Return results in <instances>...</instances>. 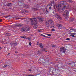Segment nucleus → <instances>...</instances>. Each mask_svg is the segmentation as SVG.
Wrapping results in <instances>:
<instances>
[{
	"instance_id": "nucleus-42",
	"label": "nucleus",
	"mask_w": 76,
	"mask_h": 76,
	"mask_svg": "<svg viewBox=\"0 0 76 76\" xmlns=\"http://www.w3.org/2000/svg\"><path fill=\"white\" fill-rule=\"evenodd\" d=\"M51 9V7H49V9Z\"/></svg>"
},
{
	"instance_id": "nucleus-1",
	"label": "nucleus",
	"mask_w": 76,
	"mask_h": 76,
	"mask_svg": "<svg viewBox=\"0 0 76 76\" xmlns=\"http://www.w3.org/2000/svg\"><path fill=\"white\" fill-rule=\"evenodd\" d=\"M31 24L32 25H34V27L35 29H36L38 27L37 25V19L36 18H32L30 19Z\"/></svg>"
},
{
	"instance_id": "nucleus-51",
	"label": "nucleus",
	"mask_w": 76,
	"mask_h": 76,
	"mask_svg": "<svg viewBox=\"0 0 76 76\" xmlns=\"http://www.w3.org/2000/svg\"><path fill=\"white\" fill-rule=\"evenodd\" d=\"M0 50H1V47H0Z\"/></svg>"
},
{
	"instance_id": "nucleus-32",
	"label": "nucleus",
	"mask_w": 76,
	"mask_h": 76,
	"mask_svg": "<svg viewBox=\"0 0 76 76\" xmlns=\"http://www.w3.org/2000/svg\"><path fill=\"white\" fill-rule=\"evenodd\" d=\"M29 45L30 46H31V42H29Z\"/></svg>"
},
{
	"instance_id": "nucleus-21",
	"label": "nucleus",
	"mask_w": 76,
	"mask_h": 76,
	"mask_svg": "<svg viewBox=\"0 0 76 76\" xmlns=\"http://www.w3.org/2000/svg\"><path fill=\"white\" fill-rule=\"evenodd\" d=\"M24 20L26 22H28V19L25 18H24Z\"/></svg>"
},
{
	"instance_id": "nucleus-23",
	"label": "nucleus",
	"mask_w": 76,
	"mask_h": 76,
	"mask_svg": "<svg viewBox=\"0 0 76 76\" xmlns=\"http://www.w3.org/2000/svg\"><path fill=\"white\" fill-rule=\"evenodd\" d=\"M71 35H71L70 36H72L73 37H74V38H75V37H76V36H74V35H73V34H71Z\"/></svg>"
},
{
	"instance_id": "nucleus-18",
	"label": "nucleus",
	"mask_w": 76,
	"mask_h": 76,
	"mask_svg": "<svg viewBox=\"0 0 76 76\" xmlns=\"http://www.w3.org/2000/svg\"><path fill=\"white\" fill-rule=\"evenodd\" d=\"M71 66H75V64L74 63H72V64H71Z\"/></svg>"
},
{
	"instance_id": "nucleus-30",
	"label": "nucleus",
	"mask_w": 76,
	"mask_h": 76,
	"mask_svg": "<svg viewBox=\"0 0 76 76\" xmlns=\"http://www.w3.org/2000/svg\"><path fill=\"white\" fill-rule=\"evenodd\" d=\"M51 47H56V46H55V45H52L51 46Z\"/></svg>"
},
{
	"instance_id": "nucleus-55",
	"label": "nucleus",
	"mask_w": 76,
	"mask_h": 76,
	"mask_svg": "<svg viewBox=\"0 0 76 76\" xmlns=\"http://www.w3.org/2000/svg\"><path fill=\"white\" fill-rule=\"evenodd\" d=\"M16 19H19V18H17Z\"/></svg>"
},
{
	"instance_id": "nucleus-60",
	"label": "nucleus",
	"mask_w": 76,
	"mask_h": 76,
	"mask_svg": "<svg viewBox=\"0 0 76 76\" xmlns=\"http://www.w3.org/2000/svg\"><path fill=\"white\" fill-rule=\"evenodd\" d=\"M69 2H71V1H69Z\"/></svg>"
},
{
	"instance_id": "nucleus-3",
	"label": "nucleus",
	"mask_w": 76,
	"mask_h": 76,
	"mask_svg": "<svg viewBox=\"0 0 76 76\" xmlns=\"http://www.w3.org/2000/svg\"><path fill=\"white\" fill-rule=\"evenodd\" d=\"M53 16H55V17H56L58 19H61V17L57 13H56L55 14L53 15Z\"/></svg>"
},
{
	"instance_id": "nucleus-43",
	"label": "nucleus",
	"mask_w": 76,
	"mask_h": 76,
	"mask_svg": "<svg viewBox=\"0 0 76 76\" xmlns=\"http://www.w3.org/2000/svg\"><path fill=\"white\" fill-rule=\"evenodd\" d=\"M0 22H2V20L0 19Z\"/></svg>"
},
{
	"instance_id": "nucleus-53",
	"label": "nucleus",
	"mask_w": 76,
	"mask_h": 76,
	"mask_svg": "<svg viewBox=\"0 0 76 76\" xmlns=\"http://www.w3.org/2000/svg\"><path fill=\"white\" fill-rule=\"evenodd\" d=\"M27 76H31V75H27Z\"/></svg>"
},
{
	"instance_id": "nucleus-49",
	"label": "nucleus",
	"mask_w": 76,
	"mask_h": 76,
	"mask_svg": "<svg viewBox=\"0 0 76 76\" xmlns=\"http://www.w3.org/2000/svg\"><path fill=\"white\" fill-rule=\"evenodd\" d=\"M72 30L73 31H76V30H75V29H74V30L72 29Z\"/></svg>"
},
{
	"instance_id": "nucleus-40",
	"label": "nucleus",
	"mask_w": 76,
	"mask_h": 76,
	"mask_svg": "<svg viewBox=\"0 0 76 76\" xmlns=\"http://www.w3.org/2000/svg\"><path fill=\"white\" fill-rule=\"evenodd\" d=\"M21 25H18L17 26H21Z\"/></svg>"
},
{
	"instance_id": "nucleus-44",
	"label": "nucleus",
	"mask_w": 76,
	"mask_h": 76,
	"mask_svg": "<svg viewBox=\"0 0 76 76\" xmlns=\"http://www.w3.org/2000/svg\"><path fill=\"white\" fill-rule=\"evenodd\" d=\"M38 9H37V8H35L34 9V10H38Z\"/></svg>"
},
{
	"instance_id": "nucleus-28",
	"label": "nucleus",
	"mask_w": 76,
	"mask_h": 76,
	"mask_svg": "<svg viewBox=\"0 0 76 76\" xmlns=\"http://www.w3.org/2000/svg\"><path fill=\"white\" fill-rule=\"evenodd\" d=\"M41 36H42V37H47L45 36L42 34H41Z\"/></svg>"
},
{
	"instance_id": "nucleus-59",
	"label": "nucleus",
	"mask_w": 76,
	"mask_h": 76,
	"mask_svg": "<svg viewBox=\"0 0 76 76\" xmlns=\"http://www.w3.org/2000/svg\"><path fill=\"white\" fill-rule=\"evenodd\" d=\"M70 30H72V29H70Z\"/></svg>"
},
{
	"instance_id": "nucleus-48",
	"label": "nucleus",
	"mask_w": 76,
	"mask_h": 76,
	"mask_svg": "<svg viewBox=\"0 0 76 76\" xmlns=\"http://www.w3.org/2000/svg\"><path fill=\"white\" fill-rule=\"evenodd\" d=\"M53 7L55 9H56V7H55V6H54Z\"/></svg>"
},
{
	"instance_id": "nucleus-54",
	"label": "nucleus",
	"mask_w": 76,
	"mask_h": 76,
	"mask_svg": "<svg viewBox=\"0 0 76 76\" xmlns=\"http://www.w3.org/2000/svg\"><path fill=\"white\" fill-rule=\"evenodd\" d=\"M26 38V39H28V38Z\"/></svg>"
},
{
	"instance_id": "nucleus-7",
	"label": "nucleus",
	"mask_w": 76,
	"mask_h": 76,
	"mask_svg": "<svg viewBox=\"0 0 76 76\" xmlns=\"http://www.w3.org/2000/svg\"><path fill=\"white\" fill-rule=\"evenodd\" d=\"M38 19L39 20V22H43L44 21V18H41L39 17Z\"/></svg>"
},
{
	"instance_id": "nucleus-6",
	"label": "nucleus",
	"mask_w": 76,
	"mask_h": 76,
	"mask_svg": "<svg viewBox=\"0 0 76 76\" xmlns=\"http://www.w3.org/2000/svg\"><path fill=\"white\" fill-rule=\"evenodd\" d=\"M60 50L61 52H62L64 53H65V50H64V47H61Z\"/></svg>"
},
{
	"instance_id": "nucleus-57",
	"label": "nucleus",
	"mask_w": 76,
	"mask_h": 76,
	"mask_svg": "<svg viewBox=\"0 0 76 76\" xmlns=\"http://www.w3.org/2000/svg\"><path fill=\"white\" fill-rule=\"evenodd\" d=\"M5 18H7V17H6Z\"/></svg>"
},
{
	"instance_id": "nucleus-8",
	"label": "nucleus",
	"mask_w": 76,
	"mask_h": 76,
	"mask_svg": "<svg viewBox=\"0 0 76 76\" xmlns=\"http://www.w3.org/2000/svg\"><path fill=\"white\" fill-rule=\"evenodd\" d=\"M66 3V1H61L60 2V4L62 5H64Z\"/></svg>"
},
{
	"instance_id": "nucleus-33",
	"label": "nucleus",
	"mask_w": 76,
	"mask_h": 76,
	"mask_svg": "<svg viewBox=\"0 0 76 76\" xmlns=\"http://www.w3.org/2000/svg\"><path fill=\"white\" fill-rule=\"evenodd\" d=\"M56 7L57 8V9H58V5H56Z\"/></svg>"
},
{
	"instance_id": "nucleus-46",
	"label": "nucleus",
	"mask_w": 76,
	"mask_h": 76,
	"mask_svg": "<svg viewBox=\"0 0 76 76\" xmlns=\"http://www.w3.org/2000/svg\"><path fill=\"white\" fill-rule=\"evenodd\" d=\"M46 10L47 12H48V11L47 10V9H46Z\"/></svg>"
},
{
	"instance_id": "nucleus-62",
	"label": "nucleus",
	"mask_w": 76,
	"mask_h": 76,
	"mask_svg": "<svg viewBox=\"0 0 76 76\" xmlns=\"http://www.w3.org/2000/svg\"><path fill=\"white\" fill-rule=\"evenodd\" d=\"M46 52H47V51H46Z\"/></svg>"
},
{
	"instance_id": "nucleus-12",
	"label": "nucleus",
	"mask_w": 76,
	"mask_h": 76,
	"mask_svg": "<svg viewBox=\"0 0 76 76\" xmlns=\"http://www.w3.org/2000/svg\"><path fill=\"white\" fill-rule=\"evenodd\" d=\"M25 29L26 31H29V27H26Z\"/></svg>"
},
{
	"instance_id": "nucleus-63",
	"label": "nucleus",
	"mask_w": 76,
	"mask_h": 76,
	"mask_svg": "<svg viewBox=\"0 0 76 76\" xmlns=\"http://www.w3.org/2000/svg\"><path fill=\"white\" fill-rule=\"evenodd\" d=\"M27 9H28V7H27Z\"/></svg>"
},
{
	"instance_id": "nucleus-2",
	"label": "nucleus",
	"mask_w": 76,
	"mask_h": 76,
	"mask_svg": "<svg viewBox=\"0 0 76 76\" xmlns=\"http://www.w3.org/2000/svg\"><path fill=\"white\" fill-rule=\"evenodd\" d=\"M61 4H59L58 5V7H61L60 9H58V10L59 12H63V11H64V9L65 10V9H66L67 7H68L69 6V5L68 6H67V5H64V6H62V7H61Z\"/></svg>"
},
{
	"instance_id": "nucleus-31",
	"label": "nucleus",
	"mask_w": 76,
	"mask_h": 76,
	"mask_svg": "<svg viewBox=\"0 0 76 76\" xmlns=\"http://www.w3.org/2000/svg\"><path fill=\"white\" fill-rule=\"evenodd\" d=\"M71 34L72 35H76V34L75 33H71Z\"/></svg>"
},
{
	"instance_id": "nucleus-27",
	"label": "nucleus",
	"mask_w": 76,
	"mask_h": 76,
	"mask_svg": "<svg viewBox=\"0 0 76 76\" xmlns=\"http://www.w3.org/2000/svg\"><path fill=\"white\" fill-rule=\"evenodd\" d=\"M42 50L43 51H46V49L44 48L43 49H42Z\"/></svg>"
},
{
	"instance_id": "nucleus-41",
	"label": "nucleus",
	"mask_w": 76,
	"mask_h": 76,
	"mask_svg": "<svg viewBox=\"0 0 76 76\" xmlns=\"http://www.w3.org/2000/svg\"><path fill=\"white\" fill-rule=\"evenodd\" d=\"M30 76H35V75H31Z\"/></svg>"
},
{
	"instance_id": "nucleus-34",
	"label": "nucleus",
	"mask_w": 76,
	"mask_h": 76,
	"mask_svg": "<svg viewBox=\"0 0 76 76\" xmlns=\"http://www.w3.org/2000/svg\"><path fill=\"white\" fill-rule=\"evenodd\" d=\"M28 39L29 40V41H31V39H30L29 38H28Z\"/></svg>"
},
{
	"instance_id": "nucleus-50",
	"label": "nucleus",
	"mask_w": 76,
	"mask_h": 76,
	"mask_svg": "<svg viewBox=\"0 0 76 76\" xmlns=\"http://www.w3.org/2000/svg\"><path fill=\"white\" fill-rule=\"evenodd\" d=\"M38 32H41V30H38Z\"/></svg>"
},
{
	"instance_id": "nucleus-19",
	"label": "nucleus",
	"mask_w": 76,
	"mask_h": 76,
	"mask_svg": "<svg viewBox=\"0 0 76 76\" xmlns=\"http://www.w3.org/2000/svg\"><path fill=\"white\" fill-rule=\"evenodd\" d=\"M69 19V17H68L67 18L66 17L65 18V20L66 21H67L68 20V19L69 20V19Z\"/></svg>"
},
{
	"instance_id": "nucleus-17",
	"label": "nucleus",
	"mask_w": 76,
	"mask_h": 76,
	"mask_svg": "<svg viewBox=\"0 0 76 76\" xmlns=\"http://www.w3.org/2000/svg\"><path fill=\"white\" fill-rule=\"evenodd\" d=\"M54 70H55V72H56V73H57L58 72H59V70H58L57 69H54Z\"/></svg>"
},
{
	"instance_id": "nucleus-45",
	"label": "nucleus",
	"mask_w": 76,
	"mask_h": 76,
	"mask_svg": "<svg viewBox=\"0 0 76 76\" xmlns=\"http://www.w3.org/2000/svg\"><path fill=\"white\" fill-rule=\"evenodd\" d=\"M41 52H39V54H41Z\"/></svg>"
},
{
	"instance_id": "nucleus-16",
	"label": "nucleus",
	"mask_w": 76,
	"mask_h": 76,
	"mask_svg": "<svg viewBox=\"0 0 76 76\" xmlns=\"http://www.w3.org/2000/svg\"><path fill=\"white\" fill-rule=\"evenodd\" d=\"M25 31H26L25 28H22V30H21V31H22V32Z\"/></svg>"
},
{
	"instance_id": "nucleus-37",
	"label": "nucleus",
	"mask_w": 76,
	"mask_h": 76,
	"mask_svg": "<svg viewBox=\"0 0 76 76\" xmlns=\"http://www.w3.org/2000/svg\"><path fill=\"white\" fill-rule=\"evenodd\" d=\"M28 13V11H26V12L25 13Z\"/></svg>"
},
{
	"instance_id": "nucleus-25",
	"label": "nucleus",
	"mask_w": 76,
	"mask_h": 76,
	"mask_svg": "<svg viewBox=\"0 0 76 76\" xmlns=\"http://www.w3.org/2000/svg\"><path fill=\"white\" fill-rule=\"evenodd\" d=\"M13 45H17V43H16V42H15V43H14L13 44Z\"/></svg>"
},
{
	"instance_id": "nucleus-4",
	"label": "nucleus",
	"mask_w": 76,
	"mask_h": 76,
	"mask_svg": "<svg viewBox=\"0 0 76 76\" xmlns=\"http://www.w3.org/2000/svg\"><path fill=\"white\" fill-rule=\"evenodd\" d=\"M69 12H68V11L67 10H65L64 11V14H62V16H68L69 15Z\"/></svg>"
},
{
	"instance_id": "nucleus-15",
	"label": "nucleus",
	"mask_w": 76,
	"mask_h": 76,
	"mask_svg": "<svg viewBox=\"0 0 76 76\" xmlns=\"http://www.w3.org/2000/svg\"><path fill=\"white\" fill-rule=\"evenodd\" d=\"M7 6H12L11 3H9L7 4Z\"/></svg>"
},
{
	"instance_id": "nucleus-52",
	"label": "nucleus",
	"mask_w": 76,
	"mask_h": 76,
	"mask_svg": "<svg viewBox=\"0 0 76 76\" xmlns=\"http://www.w3.org/2000/svg\"><path fill=\"white\" fill-rule=\"evenodd\" d=\"M46 38H50L49 37H46Z\"/></svg>"
},
{
	"instance_id": "nucleus-58",
	"label": "nucleus",
	"mask_w": 76,
	"mask_h": 76,
	"mask_svg": "<svg viewBox=\"0 0 76 76\" xmlns=\"http://www.w3.org/2000/svg\"><path fill=\"white\" fill-rule=\"evenodd\" d=\"M6 44H7V42Z\"/></svg>"
},
{
	"instance_id": "nucleus-38",
	"label": "nucleus",
	"mask_w": 76,
	"mask_h": 76,
	"mask_svg": "<svg viewBox=\"0 0 76 76\" xmlns=\"http://www.w3.org/2000/svg\"><path fill=\"white\" fill-rule=\"evenodd\" d=\"M28 70H29V71H30V72H31V71H32V70H31V69H28Z\"/></svg>"
},
{
	"instance_id": "nucleus-9",
	"label": "nucleus",
	"mask_w": 76,
	"mask_h": 76,
	"mask_svg": "<svg viewBox=\"0 0 76 76\" xmlns=\"http://www.w3.org/2000/svg\"><path fill=\"white\" fill-rule=\"evenodd\" d=\"M57 26L58 27L59 29H61L62 28V25L61 24H58Z\"/></svg>"
},
{
	"instance_id": "nucleus-47",
	"label": "nucleus",
	"mask_w": 76,
	"mask_h": 76,
	"mask_svg": "<svg viewBox=\"0 0 76 76\" xmlns=\"http://www.w3.org/2000/svg\"><path fill=\"white\" fill-rule=\"evenodd\" d=\"M9 55H10V53H8V54H7V56H9Z\"/></svg>"
},
{
	"instance_id": "nucleus-22",
	"label": "nucleus",
	"mask_w": 76,
	"mask_h": 76,
	"mask_svg": "<svg viewBox=\"0 0 76 76\" xmlns=\"http://www.w3.org/2000/svg\"><path fill=\"white\" fill-rule=\"evenodd\" d=\"M7 66V65H4V66H3V68H5V67H6Z\"/></svg>"
},
{
	"instance_id": "nucleus-24",
	"label": "nucleus",
	"mask_w": 76,
	"mask_h": 76,
	"mask_svg": "<svg viewBox=\"0 0 76 76\" xmlns=\"http://www.w3.org/2000/svg\"><path fill=\"white\" fill-rule=\"evenodd\" d=\"M6 35H7V36H9V35H10V34L9 33H6Z\"/></svg>"
},
{
	"instance_id": "nucleus-56",
	"label": "nucleus",
	"mask_w": 76,
	"mask_h": 76,
	"mask_svg": "<svg viewBox=\"0 0 76 76\" xmlns=\"http://www.w3.org/2000/svg\"><path fill=\"white\" fill-rule=\"evenodd\" d=\"M48 6H50V4H48Z\"/></svg>"
},
{
	"instance_id": "nucleus-64",
	"label": "nucleus",
	"mask_w": 76,
	"mask_h": 76,
	"mask_svg": "<svg viewBox=\"0 0 76 76\" xmlns=\"http://www.w3.org/2000/svg\"><path fill=\"white\" fill-rule=\"evenodd\" d=\"M75 61H76V59H75Z\"/></svg>"
},
{
	"instance_id": "nucleus-5",
	"label": "nucleus",
	"mask_w": 76,
	"mask_h": 76,
	"mask_svg": "<svg viewBox=\"0 0 76 76\" xmlns=\"http://www.w3.org/2000/svg\"><path fill=\"white\" fill-rule=\"evenodd\" d=\"M50 23L52 25H53V22L52 21V20H50L48 22H46V25H49L50 24L49 23Z\"/></svg>"
},
{
	"instance_id": "nucleus-35",
	"label": "nucleus",
	"mask_w": 76,
	"mask_h": 76,
	"mask_svg": "<svg viewBox=\"0 0 76 76\" xmlns=\"http://www.w3.org/2000/svg\"><path fill=\"white\" fill-rule=\"evenodd\" d=\"M52 31H55V29H52L51 30Z\"/></svg>"
},
{
	"instance_id": "nucleus-36",
	"label": "nucleus",
	"mask_w": 76,
	"mask_h": 76,
	"mask_svg": "<svg viewBox=\"0 0 76 76\" xmlns=\"http://www.w3.org/2000/svg\"><path fill=\"white\" fill-rule=\"evenodd\" d=\"M15 53L16 54H18V52L15 51Z\"/></svg>"
},
{
	"instance_id": "nucleus-13",
	"label": "nucleus",
	"mask_w": 76,
	"mask_h": 76,
	"mask_svg": "<svg viewBox=\"0 0 76 76\" xmlns=\"http://www.w3.org/2000/svg\"><path fill=\"white\" fill-rule=\"evenodd\" d=\"M22 13H26V10H23L22 11H21Z\"/></svg>"
},
{
	"instance_id": "nucleus-26",
	"label": "nucleus",
	"mask_w": 76,
	"mask_h": 76,
	"mask_svg": "<svg viewBox=\"0 0 76 76\" xmlns=\"http://www.w3.org/2000/svg\"><path fill=\"white\" fill-rule=\"evenodd\" d=\"M47 35L49 37H51V35L50 34H47Z\"/></svg>"
},
{
	"instance_id": "nucleus-20",
	"label": "nucleus",
	"mask_w": 76,
	"mask_h": 76,
	"mask_svg": "<svg viewBox=\"0 0 76 76\" xmlns=\"http://www.w3.org/2000/svg\"><path fill=\"white\" fill-rule=\"evenodd\" d=\"M21 38H24V39H25L26 38V36H20Z\"/></svg>"
},
{
	"instance_id": "nucleus-10",
	"label": "nucleus",
	"mask_w": 76,
	"mask_h": 76,
	"mask_svg": "<svg viewBox=\"0 0 76 76\" xmlns=\"http://www.w3.org/2000/svg\"><path fill=\"white\" fill-rule=\"evenodd\" d=\"M69 21L70 22H73L74 20V18H71L69 19Z\"/></svg>"
},
{
	"instance_id": "nucleus-29",
	"label": "nucleus",
	"mask_w": 76,
	"mask_h": 76,
	"mask_svg": "<svg viewBox=\"0 0 76 76\" xmlns=\"http://www.w3.org/2000/svg\"><path fill=\"white\" fill-rule=\"evenodd\" d=\"M66 40H67V41H69V40H70V38H68L66 39Z\"/></svg>"
},
{
	"instance_id": "nucleus-61",
	"label": "nucleus",
	"mask_w": 76,
	"mask_h": 76,
	"mask_svg": "<svg viewBox=\"0 0 76 76\" xmlns=\"http://www.w3.org/2000/svg\"><path fill=\"white\" fill-rule=\"evenodd\" d=\"M1 61H3L2 60H1Z\"/></svg>"
},
{
	"instance_id": "nucleus-11",
	"label": "nucleus",
	"mask_w": 76,
	"mask_h": 76,
	"mask_svg": "<svg viewBox=\"0 0 76 76\" xmlns=\"http://www.w3.org/2000/svg\"><path fill=\"white\" fill-rule=\"evenodd\" d=\"M39 47H40L41 48H43V46H42V43H40L39 44Z\"/></svg>"
},
{
	"instance_id": "nucleus-39",
	"label": "nucleus",
	"mask_w": 76,
	"mask_h": 76,
	"mask_svg": "<svg viewBox=\"0 0 76 76\" xmlns=\"http://www.w3.org/2000/svg\"><path fill=\"white\" fill-rule=\"evenodd\" d=\"M49 26H47L46 28H49Z\"/></svg>"
},
{
	"instance_id": "nucleus-14",
	"label": "nucleus",
	"mask_w": 76,
	"mask_h": 76,
	"mask_svg": "<svg viewBox=\"0 0 76 76\" xmlns=\"http://www.w3.org/2000/svg\"><path fill=\"white\" fill-rule=\"evenodd\" d=\"M54 69H55L53 68H51L50 69V70L51 71V72H53V71H54Z\"/></svg>"
}]
</instances>
